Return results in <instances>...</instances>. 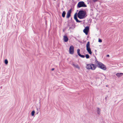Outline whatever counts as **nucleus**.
Here are the masks:
<instances>
[{"label":"nucleus","instance_id":"nucleus-19","mask_svg":"<svg viewBox=\"0 0 123 123\" xmlns=\"http://www.w3.org/2000/svg\"><path fill=\"white\" fill-rule=\"evenodd\" d=\"M85 57L86 59H88L90 57L89 55L88 54H86L85 55Z\"/></svg>","mask_w":123,"mask_h":123},{"label":"nucleus","instance_id":"nucleus-4","mask_svg":"<svg viewBox=\"0 0 123 123\" xmlns=\"http://www.w3.org/2000/svg\"><path fill=\"white\" fill-rule=\"evenodd\" d=\"M97 65L99 68L104 70H105L106 69L105 66L101 62H98V63H97Z\"/></svg>","mask_w":123,"mask_h":123},{"label":"nucleus","instance_id":"nucleus-26","mask_svg":"<svg viewBox=\"0 0 123 123\" xmlns=\"http://www.w3.org/2000/svg\"><path fill=\"white\" fill-rule=\"evenodd\" d=\"M55 69V68H52L51 69V70L52 71H53Z\"/></svg>","mask_w":123,"mask_h":123},{"label":"nucleus","instance_id":"nucleus-21","mask_svg":"<svg viewBox=\"0 0 123 123\" xmlns=\"http://www.w3.org/2000/svg\"><path fill=\"white\" fill-rule=\"evenodd\" d=\"M72 8H71L68 12L69 13L71 14V13Z\"/></svg>","mask_w":123,"mask_h":123},{"label":"nucleus","instance_id":"nucleus-24","mask_svg":"<svg viewBox=\"0 0 123 123\" xmlns=\"http://www.w3.org/2000/svg\"><path fill=\"white\" fill-rule=\"evenodd\" d=\"M95 58H96V60L95 61V62H96V63H98V62H98L97 60V59H96V57L95 56Z\"/></svg>","mask_w":123,"mask_h":123},{"label":"nucleus","instance_id":"nucleus-20","mask_svg":"<svg viewBox=\"0 0 123 123\" xmlns=\"http://www.w3.org/2000/svg\"><path fill=\"white\" fill-rule=\"evenodd\" d=\"M80 57L82 58H84L85 57V56L84 55H80L79 56Z\"/></svg>","mask_w":123,"mask_h":123},{"label":"nucleus","instance_id":"nucleus-17","mask_svg":"<svg viewBox=\"0 0 123 123\" xmlns=\"http://www.w3.org/2000/svg\"><path fill=\"white\" fill-rule=\"evenodd\" d=\"M80 50L79 49H78L77 50V54L79 56L80 55Z\"/></svg>","mask_w":123,"mask_h":123},{"label":"nucleus","instance_id":"nucleus-5","mask_svg":"<svg viewBox=\"0 0 123 123\" xmlns=\"http://www.w3.org/2000/svg\"><path fill=\"white\" fill-rule=\"evenodd\" d=\"M86 50L88 53L90 54H92V52L90 47V43L89 41L87 42L86 44Z\"/></svg>","mask_w":123,"mask_h":123},{"label":"nucleus","instance_id":"nucleus-13","mask_svg":"<svg viewBox=\"0 0 123 123\" xmlns=\"http://www.w3.org/2000/svg\"><path fill=\"white\" fill-rule=\"evenodd\" d=\"M66 14V12L65 11H64L63 12L62 14V16L63 18H64L65 16V15Z\"/></svg>","mask_w":123,"mask_h":123},{"label":"nucleus","instance_id":"nucleus-30","mask_svg":"<svg viewBox=\"0 0 123 123\" xmlns=\"http://www.w3.org/2000/svg\"><path fill=\"white\" fill-rule=\"evenodd\" d=\"M71 18V19H72V18Z\"/></svg>","mask_w":123,"mask_h":123},{"label":"nucleus","instance_id":"nucleus-3","mask_svg":"<svg viewBox=\"0 0 123 123\" xmlns=\"http://www.w3.org/2000/svg\"><path fill=\"white\" fill-rule=\"evenodd\" d=\"M86 7L87 5L83 1L79 2L78 3L77 6V7L78 8H80L81 7Z\"/></svg>","mask_w":123,"mask_h":123},{"label":"nucleus","instance_id":"nucleus-12","mask_svg":"<svg viewBox=\"0 0 123 123\" xmlns=\"http://www.w3.org/2000/svg\"><path fill=\"white\" fill-rule=\"evenodd\" d=\"M72 65L76 68H78V69H80V68L78 64L75 65L73 63L72 64Z\"/></svg>","mask_w":123,"mask_h":123},{"label":"nucleus","instance_id":"nucleus-6","mask_svg":"<svg viewBox=\"0 0 123 123\" xmlns=\"http://www.w3.org/2000/svg\"><path fill=\"white\" fill-rule=\"evenodd\" d=\"M89 27L86 26L85 27V29L83 30V32L86 35H87L88 34V32L89 31Z\"/></svg>","mask_w":123,"mask_h":123},{"label":"nucleus","instance_id":"nucleus-7","mask_svg":"<svg viewBox=\"0 0 123 123\" xmlns=\"http://www.w3.org/2000/svg\"><path fill=\"white\" fill-rule=\"evenodd\" d=\"M74 51V47L73 45L70 46L69 48V54H73Z\"/></svg>","mask_w":123,"mask_h":123},{"label":"nucleus","instance_id":"nucleus-11","mask_svg":"<svg viewBox=\"0 0 123 123\" xmlns=\"http://www.w3.org/2000/svg\"><path fill=\"white\" fill-rule=\"evenodd\" d=\"M97 113L98 115H100V113L101 110L98 107L97 108Z\"/></svg>","mask_w":123,"mask_h":123},{"label":"nucleus","instance_id":"nucleus-16","mask_svg":"<svg viewBox=\"0 0 123 123\" xmlns=\"http://www.w3.org/2000/svg\"><path fill=\"white\" fill-rule=\"evenodd\" d=\"M75 27L74 26V25H72V26L70 27L69 29L68 30H69L70 29H73Z\"/></svg>","mask_w":123,"mask_h":123},{"label":"nucleus","instance_id":"nucleus-2","mask_svg":"<svg viewBox=\"0 0 123 123\" xmlns=\"http://www.w3.org/2000/svg\"><path fill=\"white\" fill-rule=\"evenodd\" d=\"M97 66V65L94 64L90 63L87 64L86 68L88 69L94 70L95 69Z\"/></svg>","mask_w":123,"mask_h":123},{"label":"nucleus","instance_id":"nucleus-28","mask_svg":"<svg viewBox=\"0 0 123 123\" xmlns=\"http://www.w3.org/2000/svg\"><path fill=\"white\" fill-rule=\"evenodd\" d=\"M96 51H97V50H95V52L96 53Z\"/></svg>","mask_w":123,"mask_h":123},{"label":"nucleus","instance_id":"nucleus-23","mask_svg":"<svg viewBox=\"0 0 123 123\" xmlns=\"http://www.w3.org/2000/svg\"><path fill=\"white\" fill-rule=\"evenodd\" d=\"M108 95H106L105 97V99L106 101L107 100V98L108 97Z\"/></svg>","mask_w":123,"mask_h":123},{"label":"nucleus","instance_id":"nucleus-22","mask_svg":"<svg viewBox=\"0 0 123 123\" xmlns=\"http://www.w3.org/2000/svg\"><path fill=\"white\" fill-rule=\"evenodd\" d=\"M98 42L99 43H101L102 42V40H101V39H100L99 38L98 40Z\"/></svg>","mask_w":123,"mask_h":123},{"label":"nucleus","instance_id":"nucleus-10","mask_svg":"<svg viewBox=\"0 0 123 123\" xmlns=\"http://www.w3.org/2000/svg\"><path fill=\"white\" fill-rule=\"evenodd\" d=\"M116 74L117 77H119L122 76L123 75V73H117Z\"/></svg>","mask_w":123,"mask_h":123},{"label":"nucleus","instance_id":"nucleus-31","mask_svg":"<svg viewBox=\"0 0 123 123\" xmlns=\"http://www.w3.org/2000/svg\"><path fill=\"white\" fill-rule=\"evenodd\" d=\"M95 54H96V53Z\"/></svg>","mask_w":123,"mask_h":123},{"label":"nucleus","instance_id":"nucleus-1","mask_svg":"<svg viewBox=\"0 0 123 123\" xmlns=\"http://www.w3.org/2000/svg\"><path fill=\"white\" fill-rule=\"evenodd\" d=\"M87 16L86 12L84 10H80L77 14V17L80 19L84 18Z\"/></svg>","mask_w":123,"mask_h":123},{"label":"nucleus","instance_id":"nucleus-18","mask_svg":"<svg viewBox=\"0 0 123 123\" xmlns=\"http://www.w3.org/2000/svg\"><path fill=\"white\" fill-rule=\"evenodd\" d=\"M8 61L7 59H6L5 60L4 63L6 64V65L7 64H8Z\"/></svg>","mask_w":123,"mask_h":123},{"label":"nucleus","instance_id":"nucleus-29","mask_svg":"<svg viewBox=\"0 0 123 123\" xmlns=\"http://www.w3.org/2000/svg\"><path fill=\"white\" fill-rule=\"evenodd\" d=\"M68 26H70L68 24Z\"/></svg>","mask_w":123,"mask_h":123},{"label":"nucleus","instance_id":"nucleus-15","mask_svg":"<svg viewBox=\"0 0 123 123\" xmlns=\"http://www.w3.org/2000/svg\"><path fill=\"white\" fill-rule=\"evenodd\" d=\"M35 112V111L34 110L32 111L31 113V114L32 116H33L34 115Z\"/></svg>","mask_w":123,"mask_h":123},{"label":"nucleus","instance_id":"nucleus-8","mask_svg":"<svg viewBox=\"0 0 123 123\" xmlns=\"http://www.w3.org/2000/svg\"><path fill=\"white\" fill-rule=\"evenodd\" d=\"M74 18L77 23H80L82 22V21H80L78 19L77 16V13H76L74 14Z\"/></svg>","mask_w":123,"mask_h":123},{"label":"nucleus","instance_id":"nucleus-14","mask_svg":"<svg viewBox=\"0 0 123 123\" xmlns=\"http://www.w3.org/2000/svg\"><path fill=\"white\" fill-rule=\"evenodd\" d=\"M71 16V13L67 12V14L66 18H68Z\"/></svg>","mask_w":123,"mask_h":123},{"label":"nucleus","instance_id":"nucleus-27","mask_svg":"<svg viewBox=\"0 0 123 123\" xmlns=\"http://www.w3.org/2000/svg\"><path fill=\"white\" fill-rule=\"evenodd\" d=\"M76 57H78V55H76L75 56Z\"/></svg>","mask_w":123,"mask_h":123},{"label":"nucleus","instance_id":"nucleus-9","mask_svg":"<svg viewBox=\"0 0 123 123\" xmlns=\"http://www.w3.org/2000/svg\"><path fill=\"white\" fill-rule=\"evenodd\" d=\"M63 39L65 42H67L68 40V38L65 35L63 37Z\"/></svg>","mask_w":123,"mask_h":123},{"label":"nucleus","instance_id":"nucleus-25","mask_svg":"<svg viewBox=\"0 0 123 123\" xmlns=\"http://www.w3.org/2000/svg\"><path fill=\"white\" fill-rule=\"evenodd\" d=\"M106 56L107 57H109L110 56V55H106Z\"/></svg>","mask_w":123,"mask_h":123}]
</instances>
